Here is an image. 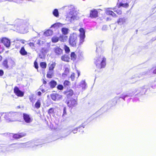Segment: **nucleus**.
<instances>
[{
    "label": "nucleus",
    "mask_w": 156,
    "mask_h": 156,
    "mask_svg": "<svg viewBox=\"0 0 156 156\" xmlns=\"http://www.w3.org/2000/svg\"><path fill=\"white\" fill-rule=\"evenodd\" d=\"M37 44L39 45H41V40H38L37 42Z\"/></svg>",
    "instance_id": "42"
},
{
    "label": "nucleus",
    "mask_w": 156,
    "mask_h": 156,
    "mask_svg": "<svg viewBox=\"0 0 156 156\" xmlns=\"http://www.w3.org/2000/svg\"><path fill=\"white\" fill-rule=\"evenodd\" d=\"M50 72H48L47 74V77L48 78H51L52 77L53 73H50Z\"/></svg>",
    "instance_id": "35"
},
{
    "label": "nucleus",
    "mask_w": 156,
    "mask_h": 156,
    "mask_svg": "<svg viewBox=\"0 0 156 156\" xmlns=\"http://www.w3.org/2000/svg\"><path fill=\"white\" fill-rule=\"evenodd\" d=\"M44 34L45 36H49L52 34V31L50 30H48L44 32Z\"/></svg>",
    "instance_id": "22"
},
{
    "label": "nucleus",
    "mask_w": 156,
    "mask_h": 156,
    "mask_svg": "<svg viewBox=\"0 0 156 156\" xmlns=\"http://www.w3.org/2000/svg\"><path fill=\"white\" fill-rule=\"evenodd\" d=\"M2 65L6 68H8L9 66L8 65V61L7 59H5L2 63Z\"/></svg>",
    "instance_id": "25"
},
{
    "label": "nucleus",
    "mask_w": 156,
    "mask_h": 156,
    "mask_svg": "<svg viewBox=\"0 0 156 156\" xmlns=\"http://www.w3.org/2000/svg\"><path fill=\"white\" fill-rule=\"evenodd\" d=\"M53 14L55 17H58L59 16V13L57 9H55L53 12Z\"/></svg>",
    "instance_id": "30"
},
{
    "label": "nucleus",
    "mask_w": 156,
    "mask_h": 156,
    "mask_svg": "<svg viewBox=\"0 0 156 156\" xmlns=\"http://www.w3.org/2000/svg\"><path fill=\"white\" fill-rule=\"evenodd\" d=\"M69 29L66 27H63L61 29V31L62 34L66 35L68 33Z\"/></svg>",
    "instance_id": "20"
},
{
    "label": "nucleus",
    "mask_w": 156,
    "mask_h": 156,
    "mask_svg": "<svg viewBox=\"0 0 156 156\" xmlns=\"http://www.w3.org/2000/svg\"><path fill=\"white\" fill-rule=\"evenodd\" d=\"M57 87L58 90H62L64 88L63 86L61 84L58 85Z\"/></svg>",
    "instance_id": "34"
},
{
    "label": "nucleus",
    "mask_w": 156,
    "mask_h": 156,
    "mask_svg": "<svg viewBox=\"0 0 156 156\" xmlns=\"http://www.w3.org/2000/svg\"><path fill=\"white\" fill-rule=\"evenodd\" d=\"M71 59L73 61L76 60L77 56L75 53L74 52H72L70 54Z\"/></svg>",
    "instance_id": "19"
},
{
    "label": "nucleus",
    "mask_w": 156,
    "mask_h": 156,
    "mask_svg": "<svg viewBox=\"0 0 156 156\" xmlns=\"http://www.w3.org/2000/svg\"><path fill=\"white\" fill-rule=\"evenodd\" d=\"M17 117L16 112H10L5 113L4 115L5 119L9 121H13Z\"/></svg>",
    "instance_id": "3"
},
{
    "label": "nucleus",
    "mask_w": 156,
    "mask_h": 156,
    "mask_svg": "<svg viewBox=\"0 0 156 156\" xmlns=\"http://www.w3.org/2000/svg\"><path fill=\"white\" fill-rule=\"evenodd\" d=\"M48 114L50 115L52 114H54V108H50L48 110Z\"/></svg>",
    "instance_id": "28"
},
{
    "label": "nucleus",
    "mask_w": 156,
    "mask_h": 156,
    "mask_svg": "<svg viewBox=\"0 0 156 156\" xmlns=\"http://www.w3.org/2000/svg\"><path fill=\"white\" fill-rule=\"evenodd\" d=\"M59 40V37L55 36L51 38V41L52 42L55 43L57 42Z\"/></svg>",
    "instance_id": "23"
},
{
    "label": "nucleus",
    "mask_w": 156,
    "mask_h": 156,
    "mask_svg": "<svg viewBox=\"0 0 156 156\" xmlns=\"http://www.w3.org/2000/svg\"><path fill=\"white\" fill-rule=\"evenodd\" d=\"M29 99L30 102H32L33 100V98L32 97H31L29 98Z\"/></svg>",
    "instance_id": "44"
},
{
    "label": "nucleus",
    "mask_w": 156,
    "mask_h": 156,
    "mask_svg": "<svg viewBox=\"0 0 156 156\" xmlns=\"http://www.w3.org/2000/svg\"><path fill=\"white\" fill-rule=\"evenodd\" d=\"M56 64L55 62H52L51 63H50L48 64V70L49 72H52L55 68Z\"/></svg>",
    "instance_id": "14"
},
{
    "label": "nucleus",
    "mask_w": 156,
    "mask_h": 156,
    "mask_svg": "<svg viewBox=\"0 0 156 156\" xmlns=\"http://www.w3.org/2000/svg\"><path fill=\"white\" fill-rule=\"evenodd\" d=\"M43 84H45L47 83V82L44 80H43Z\"/></svg>",
    "instance_id": "45"
},
{
    "label": "nucleus",
    "mask_w": 156,
    "mask_h": 156,
    "mask_svg": "<svg viewBox=\"0 0 156 156\" xmlns=\"http://www.w3.org/2000/svg\"><path fill=\"white\" fill-rule=\"evenodd\" d=\"M66 104L69 107L72 108L77 105V99L71 98L67 101Z\"/></svg>",
    "instance_id": "5"
},
{
    "label": "nucleus",
    "mask_w": 156,
    "mask_h": 156,
    "mask_svg": "<svg viewBox=\"0 0 156 156\" xmlns=\"http://www.w3.org/2000/svg\"><path fill=\"white\" fill-rule=\"evenodd\" d=\"M67 114L66 108V107H64L63 109V113L62 115V116H65Z\"/></svg>",
    "instance_id": "33"
},
{
    "label": "nucleus",
    "mask_w": 156,
    "mask_h": 156,
    "mask_svg": "<svg viewBox=\"0 0 156 156\" xmlns=\"http://www.w3.org/2000/svg\"><path fill=\"white\" fill-rule=\"evenodd\" d=\"M20 53L22 55H25L27 54V52L25 50L23 47L21 48L20 51Z\"/></svg>",
    "instance_id": "17"
},
{
    "label": "nucleus",
    "mask_w": 156,
    "mask_h": 156,
    "mask_svg": "<svg viewBox=\"0 0 156 156\" xmlns=\"http://www.w3.org/2000/svg\"><path fill=\"white\" fill-rule=\"evenodd\" d=\"M61 59L65 62H69L70 58L68 55L65 54L61 56Z\"/></svg>",
    "instance_id": "15"
},
{
    "label": "nucleus",
    "mask_w": 156,
    "mask_h": 156,
    "mask_svg": "<svg viewBox=\"0 0 156 156\" xmlns=\"http://www.w3.org/2000/svg\"><path fill=\"white\" fill-rule=\"evenodd\" d=\"M41 91H38L37 92V95L39 96H41Z\"/></svg>",
    "instance_id": "43"
},
{
    "label": "nucleus",
    "mask_w": 156,
    "mask_h": 156,
    "mask_svg": "<svg viewBox=\"0 0 156 156\" xmlns=\"http://www.w3.org/2000/svg\"><path fill=\"white\" fill-rule=\"evenodd\" d=\"M51 99L54 101L59 100L61 98V96L57 93H52L50 95Z\"/></svg>",
    "instance_id": "11"
},
{
    "label": "nucleus",
    "mask_w": 156,
    "mask_h": 156,
    "mask_svg": "<svg viewBox=\"0 0 156 156\" xmlns=\"http://www.w3.org/2000/svg\"><path fill=\"white\" fill-rule=\"evenodd\" d=\"M41 67L43 69H45L47 67L46 63L45 62H41L40 64Z\"/></svg>",
    "instance_id": "29"
},
{
    "label": "nucleus",
    "mask_w": 156,
    "mask_h": 156,
    "mask_svg": "<svg viewBox=\"0 0 156 156\" xmlns=\"http://www.w3.org/2000/svg\"><path fill=\"white\" fill-rule=\"evenodd\" d=\"M126 22V19L124 18H120L118 20V23L119 24H122Z\"/></svg>",
    "instance_id": "21"
},
{
    "label": "nucleus",
    "mask_w": 156,
    "mask_h": 156,
    "mask_svg": "<svg viewBox=\"0 0 156 156\" xmlns=\"http://www.w3.org/2000/svg\"><path fill=\"white\" fill-rule=\"evenodd\" d=\"M64 49L66 53L68 54L70 51V49L66 45H65L64 46Z\"/></svg>",
    "instance_id": "31"
},
{
    "label": "nucleus",
    "mask_w": 156,
    "mask_h": 156,
    "mask_svg": "<svg viewBox=\"0 0 156 156\" xmlns=\"http://www.w3.org/2000/svg\"><path fill=\"white\" fill-rule=\"evenodd\" d=\"M63 84L64 87H66L70 86L71 85V83L68 80H65L64 81Z\"/></svg>",
    "instance_id": "27"
},
{
    "label": "nucleus",
    "mask_w": 156,
    "mask_h": 156,
    "mask_svg": "<svg viewBox=\"0 0 156 156\" xmlns=\"http://www.w3.org/2000/svg\"><path fill=\"white\" fill-rule=\"evenodd\" d=\"M26 135V133L23 132L14 134L13 135V137L16 139H18L25 136Z\"/></svg>",
    "instance_id": "10"
},
{
    "label": "nucleus",
    "mask_w": 156,
    "mask_h": 156,
    "mask_svg": "<svg viewBox=\"0 0 156 156\" xmlns=\"http://www.w3.org/2000/svg\"><path fill=\"white\" fill-rule=\"evenodd\" d=\"M70 77L72 81H74L75 78V74L74 73H72L70 76Z\"/></svg>",
    "instance_id": "36"
},
{
    "label": "nucleus",
    "mask_w": 156,
    "mask_h": 156,
    "mask_svg": "<svg viewBox=\"0 0 156 156\" xmlns=\"http://www.w3.org/2000/svg\"><path fill=\"white\" fill-rule=\"evenodd\" d=\"M64 94H65L68 98L72 96L74 94V92L72 89H69L65 91L64 92Z\"/></svg>",
    "instance_id": "12"
},
{
    "label": "nucleus",
    "mask_w": 156,
    "mask_h": 156,
    "mask_svg": "<svg viewBox=\"0 0 156 156\" xmlns=\"http://www.w3.org/2000/svg\"><path fill=\"white\" fill-rule=\"evenodd\" d=\"M13 91L14 93L18 97H22L24 95V92L20 90L19 88L16 86L14 87Z\"/></svg>",
    "instance_id": "7"
},
{
    "label": "nucleus",
    "mask_w": 156,
    "mask_h": 156,
    "mask_svg": "<svg viewBox=\"0 0 156 156\" xmlns=\"http://www.w3.org/2000/svg\"><path fill=\"white\" fill-rule=\"evenodd\" d=\"M54 51L56 55H61L63 53V50L59 47H56L54 48Z\"/></svg>",
    "instance_id": "13"
},
{
    "label": "nucleus",
    "mask_w": 156,
    "mask_h": 156,
    "mask_svg": "<svg viewBox=\"0 0 156 156\" xmlns=\"http://www.w3.org/2000/svg\"><path fill=\"white\" fill-rule=\"evenodd\" d=\"M106 59L105 57L100 56L94 62L95 66L97 69H101L105 68L106 65Z\"/></svg>",
    "instance_id": "1"
},
{
    "label": "nucleus",
    "mask_w": 156,
    "mask_h": 156,
    "mask_svg": "<svg viewBox=\"0 0 156 156\" xmlns=\"http://www.w3.org/2000/svg\"><path fill=\"white\" fill-rule=\"evenodd\" d=\"M106 14L108 15H111L112 16H114L115 15V14L113 12L110 10L107 11Z\"/></svg>",
    "instance_id": "32"
},
{
    "label": "nucleus",
    "mask_w": 156,
    "mask_h": 156,
    "mask_svg": "<svg viewBox=\"0 0 156 156\" xmlns=\"http://www.w3.org/2000/svg\"><path fill=\"white\" fill-rule=\"evenodd\" d=\"M80 34L79 37L80 38V41L79 44L80 45L83 44L84 41V39L85 37V32L83 28H81L79 29Z\"/></svg>",
    "instance_id": "4"
},
{
    "label": "nucleus",
    "mask_w": 156,
    "mask_h": 156,
    "mask_svg": "<svg viewBox=\"0 0 156 156\" xmlns=\"http://www.w3.org/2000/svg\"><path fill=\"white\" fill-rule=\"evenodd\" d=\"M1 43L3 44L6 47L9 48L10 46V42L9 40L6 37H3L0 39Z\"/></svg>",
    "instance_id": "6"
},
{
    "label": "nucleus",
    "mask_w": 156,
    "mask_h": 156,
    "mask_svg": "<svg viewBox=\"0 0 156 156\" xmlns=\"http://www.w3.org/2000/svg\"><path fill=\"white\" fill-rule=\"evenodd\" d=\"M98 16V12L97 10L94 9L90 11L89 16L91 18H96Z\"/></svg>",
    "instance_id": "9"
},
{
    "label": "nucleus",
    "mask_w": 156,
    "mask_h": 156,
    "mask_svg": "<svg viewBox=\"0 0 156 156\" xmlns=\"http://www.w3.org/2000/svg\"><path fill=\"white\" fill-rule=\"evenodd\" d=\"M67 37L66 36H64L63 35H61L59 37V40L61 42H64L66 40Z\"/></svg>",
    "instance_id": "26"
},
{
    "label": "nucleus",
    "mask_w": 156,
    "mask_h": 156,
    "mask_svg": "<svg viewBox=\"0 0 156 156\" xmlns=\"http://www.w3.org/2000/svg\"><path fill=\"white\" fill-rule=\"evenodd\" d=\"M77 34L75 33H73L70 34L68 40L69 43L71 47H76L77 44Z\"/></svg>",
    "instance_id": "2"
},
{
    "label": "nucleus",
    "mask_w": 156,
    "mask_h": 156,
    "mask_svg": "<svg viewBox=\"0 0 156 156\" xmlns=\"http://www.w3.org/2000/svg\"><path fill=\"white\" fill-rule=\"evenodd\" d=\"M23 117L25 122L27 123H30L33 121V119L29 115L26 113L23 114Z\"/></svg>",
    "instance_id": "8"
},
{
    "label": "nucleus",
    "mask_w": 156,
    "mask_h": 156,
    "mask_svg": "<svg viewBox=\"0 0 156 156\" xmlns=\"http://www.w3.org/2000/svg\"><path fill=\"white\" fill-rule=\"evenodd\" d=\"M60 24H61L60 23H57V24H55V25L56 24V25H58V26Z\"/></svg>",
    "instance_id": "49"
},
{
    "label": "nucleus",
    "mask_w": 156,
    "mask_h": 156,
    "mask_svg": "<svg viewBox=\"0 0 156 156\" xmlns=\"http://www.w3.org/2000/svg\"><path fill=\"white\" fill-rule=\"evenodd\" d=\"M2 59V57L0 55V62L1 61Z\"/></svg>",
    "instance_id": "47"
},
{
    "label": "nucleus",
    "mask_w": 156,
    "mask_h": 156,
    "mask_svg": "<svg viewBox=\"0 0 156 156\" xmlns=\"http://www.w3.org/2000/svg\"><path fill=\"white\" fill-rule=\"evenodd\" d=\"M24 41H25L24 40H23L22 41V43H23V44H24Z\"/></svg>",
    "instance_id": "48"
},
{
    "label": "nucleus",
    "mask_w": 156,
    "mask_h": 156,
    "mask_svg": "<svg viewBox=\"0 0 156 156\" xmlns=\"http://www.w3.org/2000/svg\"><path fill=\"white\" fill-rule=\"evenodd\" d=\"M77 73H78V76H79L80 75V73L78 71H77Z\"/></svg>",
    "instance_id": "50"
},
{
    "label": "nucleus",
    "mask_w": 156,
    "mask_h": 156,
    "mask_svg": "<svg viewBox=\"0 0 156 156\" xmlns=\"http://www.w3.org/2000/svg\"><path fill=\"white\" fill-rule=\"evenodd\" d=\"M28 44L32 48H34L35 47L34 44L33 42H30Z\"/></svg>",
    "instance_id": "38"
},
{
    "label": "nucleus",
    "mask_w": 156,
    "mask_h": 156,
    "mask_svg": "<svg viewBox=\"0 0 156 156\" xmlns=\"http://www.w3.org/2000/svg\"><path fill=\"white\" fill-rule=\"evenodd\" d=\"M4 74V71L2 69H0V76H2Z\"/></svg>",
    "instance_id": "40"
},
{
    "label": "nucleus",
    "mask_w": 156,
    "mask_h": 156,
    "mask_svg": "<svg viewBox=\"0 0 156 156\" xmlns=\"http://www.w3.org/2000/svg\"><path fill=\"white\" fill-rule=\"evenodd\" d=\"M121 6H122L125 8H127L129 7V5L128 3L123 4L121 3L119 4L118 6V7H120Z\"/></svg>",
    "instance_id": "24"
},
{
    "label": "nucleus",
    "mask_w": 156,
    "mask_h": 156,
    "mask_svg": "<svg viewBox=\"0 0 156 156\" xmlns=\"http://www.w3.org/2000/svg\"><path fill=\"white\" fill-rule=\"evenodd\" d=\"M34 66L35 68L38 69V66L37 62L36 61H35L34 62Z\"/></svg>",
    "instance_id": "37"
},
{
    "label": "nucleus",
    "mask_w": 156,
    "mask_h": 156,
    "mask_svg": "<svg viewBox=\"0 0 156 156\" xmlns=\"http://www.w3.org/2000/svg\"><path fill=\"white\" fill-rule=\"evenodd\" d=\"M107 20H108V18H107Z\"/></svg>",
    "instance_id": "51"
},
{
    "label": "nucleus",
    "mask_w": 156,
    "mask_h": 156,
    "mask_svg": "<svg viewBox=\"0 0 156 156\" xmlns=\"http://www.w3.org/2000/svg\"><path fill=\"white\" fill-rule=\"evenodd\" d=\"M78 128H74L72 130V132L73 133H76L77 132Z\"/></svg>",
    "instance_id": "39"
},
{
    "label": "nucleus",
    "mask_w": 156,
    "mask_h": 156,
    "mask_svg": "<svg viewBox=\"0 0 156 156\" xmlns=\"http://www.w3.org/2000/svg\"><path fill=\"white\" fill-rule=\"evenodd\" d=\"M153 73L154 74H156V66L155 67L154 69Z\"/></svg>",
    "instance_id": "41"
},
{
    "label": "nucleus",
    "mask_w": 156,
    "mask_h": 156,
    "mask_svg": "<svg viewBox=\"0 0 156 156\" xmlns=\"http://www.w3.org/2000/svg\"><path fill=\"white\" fill-rule=\"evenodd\" d=\"M41 105V103L40 100V99H38L35 103L34 105L35 107L37 109H38L40 108Z\"/></svg>",
    "instance_id": "18"
},
{
    "label": "nucleus",
    "mask_w": 156,
    "mask_h": 156,
    "mask_svg": "<svg viewBox=\"0 0 156 156\" xmlns=\"http://www.w3.org/2000/svg\"><path fill=\"white\" fill-rule=\"evenodd\" d=\"M49 84L50 87L51 88H53L56 87L57 84V83L55 80H51L49 82Z\"/></svg>",
    "instance_id": "16"
},
{
    "label": "nucleus",
    "mask_w": 156,
    "mask_h": 156,
    "mask_svg": "<svg viewBox=\"0 0 156 156\" xmlns=\"http://www.w3.org/2000/svg\"><path fill=\"white\" fill-rule=\"evenodd\" d=\"M21 146H20V148L23 147V146H24L23 144H21Z\"/></svg>",
    "instance_id": "46"
}]
</instances>
